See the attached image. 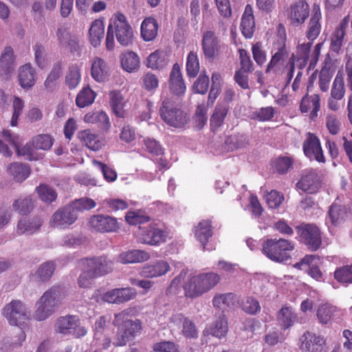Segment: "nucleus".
<instances>
[{
  "label": "nucleus",
  "mask_w": 352,
  "mask_h": 352,
  "mask_svg": "<svg viewBox=\"0 0 352 352\" xmlns=\"http://www.w3.org/2000/svg\"><path fill=\"white\" fill-rule=\"evenodd\" d=\"M114 36L118 42L124 47L131 45L134 41V32L132 27L129 23L126 17L120 12L115 14L109 20L105 41L108 50H111L114 47Z\"/></svg>",
  "instance_id": "obj_1"
},
{
  "label": "nucleus",
  "mask_w": 352,
  "mask_h": 352,
  "mask_svg": "<svg viewBox=\"0 0 352 352\" xmlns=\"http://www.w3.org/2000/svg\"><path fill=\"white\" fill-rule=\"evenodd\" d=\"M113 324L118 327L117 333L113 339L114 346H125L126 343L140 335L142 325L139 319H132L129 313L123 311L115 315Z\"/></svg>",
  "instance_id": "obj_2"
},
{
  "label": "nucleus",
  "mask_w": 352,
  "mask_h": 352,
  "mask_svg": "<svg viewBox=\"0 0 352 352\" xmlns=\"http://www.w3.org/2000/svg\"><path fill=\"white\" fill-rule=\"evenodd\" d=\"M219 281V275L214 272L193 276L184 285L185 296L190 298H198L214 288Z\"/></svg>",
  "instance_id": "obj_3"
},
{
  "label": "nucleus",
  "mask_w": 352,
  "mask_h": 352,
  "mask_svg": "<svg viewBox=\"0 0 352 352\" xmlns=\"http://www.w3.org/2000/svg\"><path fill=\"white\" fill-rule=\"evenodd\" d=\"M64 296L63 289L60 286H54L47 289L36 303L34 318L38 321L47 318L54 313Z\"/></svg>",
  "instance_id": "obj_4"
},
{
  "label": "nucleus",
  "mask_w": 352,
  "mask_h": 352,
  "mask_svg": "<svg viewBox=\"0 0 352 352\" xmlns=\"http://www.w3.org/2000/svg\"><path fill=\"white\" fill-rule=\"evenodd\" d=\"M294 248V243L284 239H268L263 243V252L270 260L285 262L290 258L289 252Z\"/></svg>",
  "instance_id": "obj_5"
},
{
  "label": "nucleus",
  "mask_w": 352,
  "mask_h": 352,
  "mask_svg": "<svg viewBox=\"0 0 352 352\" xmlns=\"http://www.w3.org/2000/svg\"><path fill=\"white\" fill-rule=\"evenodd\" d=\"M79 264L88 268L90 274L96 278L111 272L114 267L113 261L105 255L83 258L79 261Z\"/></svg>",
  "instance_id": "obj_6"
},
{
  "label": "nucleus",
  "mask_w": 352,
  "mask_h": 352,
  "mask_svg": "<svg viewBox=\"0 0 352 352\" xmlns=\"http://www.w3.org/2000/svg\"><path fill=\"white\" fill-rule=\"evenodd\" d=\"M168 236V232L163 225L151 223L140 227L139 241L149 245L158 246L164 243Z\"/></svg>",
  "instance_id": "obj_7"
},
{
  "label": "nucleus",
  "mask_w": 352,
  "mask_h": 352,
  "mask_svg": "<svg viewBox=\"0 0 352 352\" xmlns=\"http://www.w3.org/2000/svg\"><path fill=\"white\" fill-rule=\"evenodd\" d=\"M162 119L168 125L174 127H182L187 122L186 114L181 109L174 107L168 98L162 101L160 109Z\"/></svg>",
  "instance_id": "obj_8"
},
{
  "label": "nucleus",
  "mask_w": 352,
  "mask_h": 352,
  "mask_svg": "<svg viewBox=\"0 0 352 352\" xmlns=\"http://www.w3.org/2000/svg\"><path fill=\"white\" fill-rule=\"evenodd\" d=\"M300 241L308 250L316 251L322 243L321 232L318 227L314 224H302L296 227Z\"/></svg>",
  "instance_id": "obj_9"
},
{
  "label": "nucleus",
  "mask_w": 352,
  "mask_h": 352,
  "mask_svg": "<svg viewBox=\"0 0 352 352\" xmlns=\"http://www.w3.org/2000/svg\"><path fill=\"white\" fill-rule=\"evenodd\" d=\"M55 331L63 334H72L76 338L84 336L87 330L80 325V320L76 316L60 317L55 324Z\"/></svg>",
  "instance_id": "obj_10"
},
{
  "label": "nucleus",
  "mask_w": 352,
  "mask_h": 352,
  "mask_svg": "<svg viewBox=\"0 0 352 352\" xmlns=\"http://www.w3.org/2000/svg\"><path fill=\"white\" fill-rule=\"evenodd\" d=\"M3 316L11 325L18 326L28 318L25 305L19 300H13L3 310Z\"/></svg>",
  "instance_id": "obj_11"
},
{
  "label": "nucleus",
  "mask_w": 352,
  "mask_h": 352,
  "mask_svg": "<svg viewBox=\"0 0 352 352\" xmlns=\"http://www.w3.org/2000/svg\"><path fill=\"white\" fill-rule=\"evenodd\" d=\"M78 219L77 213L71 204L58 209L52 216L50 222L58 229H65L72 225Z\"/></svg>",
  "instance_id": "obj_12"
},
{
  "label": "nucleus",
  "mask_w": 352,
  "mask_h": 352,
  "mask_svg": "<svg viewBox=\"0 0 352 352\" xmlns=\"http://www.w3.org/2000/svg\"><path fill=\"white\" fill-rule=\"evenodd\" d=\"M91 228L99 232H113L119 228L116 218L109 215H92L89 221Z\"/></svg>",
  "instance_id": "obj_13"
},
{
  "label": "nucleus",
  "mask_w": 352,
  "mask_h": 352,
  "mask_svg": "<svg viewBox=\"0 0 352 352\" xmlns=\"http://www.w3.org/2000/svg\"><path fill=\"white\" fill-rule=\"evenodd\" d=\"M171 324L181 329V333L187 339H195L198 337V330L195 324L182 314H173L170 318Z\"/></svg>",
  "instance_id": "obj_14"
},
{
  "label": "nucleus",
  "mask_w": 352,
  "mask_h": 352,
  "mask_svg": "<svg viewBox=\"0 0 352 352\" xmlns=\"http://www.w3.org/2000/svg\"><path fill=\"white\" fill-rule=\"evenodd\" d=\"M303 151L311 160H315L322 163L325 162L320 140L312 133H308L307 138L303 143Z\"/></svg>",
  "instance_id": "obj_15"
},
{
  "label": "nucleus",
  "mask_w": 352,
  "mask_h": 352,
  "mask_svg": "<svg viewBox=\"0 0 352 352\" xmlns=\"http://www.w3.org/2000/svg\"><path fill=\"white\" fill-rule=\"evenodd\" d=\"M15 66L14 50L10 46L6 47L0 58V76L5 80L8 79Z\"/></svg>",
  "instance_id": "obj_16"
},
{
  "label": "nucleus",
  "mask_w": 352,
  "mask_h": 352,
  "mask_svg": "<svg viewBox=\"0 0 352 352\" xmlns=\"http://www.w3.org/2000/svg\"><path fill=\"white\" fill-rule=\"evenodd\" d=\"M300 349L302 352H321L324 341L319 336L307 331L300 338Z\"/></svg>",
  "instance_id": "obj_17"
},
{
  "label": "nucleus",
  "mask_w": 352,
  "mask_h": 352,
  "mask_svg": "<svg viewBox=\"0 0 352 352\" xmlns=\"http://www.w3.org/2000/svg\"><path fill=\"white\" fill-rule=\"evenodd\" d=\"M296 186L303 192L312 194L316 192L320 188V182L315 170H309L302 175L297 182Z\"/></svg>",
  "instance_id": "obj_18"
},
{
  "label": "nucleus",
  "mask_w": 352,
  "mask_h": 352,
  "mask_svg": "<svg viewBox=\"0 0 352 352\" xmlns=\"http://www.w3.org/2000/svg\"><path fill=\"white\" fill-rule=\"evenodd\" d=\"M170 270V265L166 261L158 260L145 265L142 270V275L146 278L162 276Z\"/></svg>",
  "instance_id": "obj_19"
},
{
  "label": "nucleus",
  "mask_w": 352,
  "mask_h": 352,
  "mask_svg": "<svg viewBox=\"0 0 352 352\" xmlns=\"http://www.w3.org/2000/svg\"><path fill=\"white\" fill-rule=\"evenodd\" d=\"M150 258V254L146 251L133 249L121 252L117 258V261L122 264H132L142 263Z\"/></svg>",
  "instance_id": "obj_20"
},
{
  "label": "nucleus",
  "mask_w": 352,
  "mask_h": 352,
  "mask_svg": "<svg viewBox=\"0 0 352 352\" xmlns=\"http://www.w3.org/2000/svg\"><path fill=\"white\" fill-rule=\"evenodd\" d=\"M169 87L170 91L175 95L180 96L185 93L186 85L177 63H175L173 66L169 78Z\"/></svg>",
  "instance_id": "obj_21"
},
{
  "label": "nucleus",
  "mask_w": 352,
  "mask_h": 352,
  "mask_svg": "<svg viewBox=\"0 0 352 352\" xmlns=\"http://www.w3.org/2000/svg\"><path fill=\"white\" fill-rule=\"evenodd\" d=\"M91 75L98 82H104L108 80L110 76L109 69L103 59L99 57L93 59Z\"/></svg>",
  "instance_id": "obj_22"
},
{
  "label": "nucleus",
  "mask_w": 352,
  "mask_h": 352,
  "mask_svg": "<svg viewBox=\"0 0 352 352\" xmlns=\"http://www.w3.org/2000/svg\"><path fill=\"white\" fill-rule=\"evenodd\" d=\"M309 14V6L304 0L297 1L291 7L290 19L292 23L298 25L305 22Z\"/></svg>",
  "instance_id": "obj_23"
},
{
  "label": "nucleus",
  "mask_w": 352,
  "mask_h": 352,
  "mask_svg": "<svg viewBox=\"0 0 352 352\" xmlns=\"http://www.w3.org/2000/svg\"><path fill=\"white\" fill-rule=\"evenodd\" d=\"M195 236L199 241L203 250H211L212 248H206L209 239L212 236L211 222L203 220L195 228Z\"/></svg>",
  "instance_id": "obj_24"
},
{
  "label": "nucleus",
  "mask_w": 352,
  "mask_h": 352,
  "mask_svg": "<svg viewBox=\"0 0 352 352\" xmlns=\"http://www.w3.org/2000/svg\"><path fill=\"white\" fill-rule=\"evenodd\" d=\"M254 28L255 23L253 10L252 6L250 4H248L245 8V10L241 18V32L246 38H250L253 36Z\"/></svg>",
  "instance_id": "obj_25"
},
{
  "label": "nucleus",
  "mask_w": 352,
  "mask_h": 352,
  "mask_svg": "<svg viewBox=\"0 0 352 352\" xmlns=\"http://www.w3.org/2000/svg\"><path fill=\"white\" fill-rule=\"evenodd\" d=\"M218 47V39L212 31L204 33L201 41V48L206 58H212Z\"/></svg>",
  "instance_id": "obj_26"
},
{
  "label": "nucleus",
  "mask_w": 352,
  "mask_h": 352,
  "mask_svg": "<svg viewBox=\"0 0 352 352\" xmlns=\"http://www.w3.org/2000/svg\"><path fill=\"white\" fill-rule=\"evenodd\" d=\"M320 19L321 13L320 6L318 4H314L312 10V15L309 23V29L307 32V37L311 41H314L320 32Z\"/></svg>",
  "instance_id": "obj_27"
},
{
  "label": "nucleus",
  "mask_w": 352,
  "mask_h": 352,
  "mask_svg": "<svg viewBox=\"0 0 352 352\" xmlns=\"http://www.w3.org/2000/svg\"><path fill=\"white\" fill-rule=\"evenodd\" d=\"M42 223L40 218H23L18 222L16 232L20 235H30L37 232Z\"/></svg>",
  "instance_id": "obj_28"
},
{
  "label": "nucleus",
  "mask_w": 352,
  "mask_h": 352,
  "mask_svg": "<svg viewBox=\"0 0 352 352\" xmlns=\"http://www.w3.org/2000/svg\"><path fill=\"white\" fill-rule=\"evenodd\" d=\"M320 97L318 94L303 97L300 107L301 111L307 113L310 111V118L314 120L318 116V111L320 108Z\"/></svg>",
  "instance_id": "obj_29"
},
{
  "label": "nucleus",
  "mask_w": 352,
  "mask_h": 352,
  "mask_svg": "<svg viewBox=\"0 0 352 352\" xmlns=\"http://www.w3.org/2000/svg\"><path fill=\"white\" fill-rule=\"evenodd\" d=\"M346 217V208L344 206L333 204L329 208L326 224L331 223L332 226H338L344 221Z\"/></svg>",
  "instance_id": "obj_30"
},
{
  "label": "nucleus",
  "mask_w": 352,
  "mask_h": 352,
  "mask_svg": "<svg viewBox=\"0 0 352 352\" xmlns=\"http://www.w3.org/2000/svg\"><path fill=\"white\" fill-rule=\"evenodd\" d=\"M288 56V52L286 50L285 45L280 47L278 51L272 56V58L267 64L265 72H273L277 74L283 65L285 58Z\"/></svg>",
  "instance_id": "obj_31"
},
{
  "label": "nucleus",
  "mask_w": 352,
  "mask_h": 352,
  "mask_svg": "<svg viewBox=\"0 0 352 352\" xmlns=\"http://www.w3.org/2000/svg\"><path fill=\"white\" fill-rule=\"evenodd\" d=\"M120 63L124 71L132 73L140 67V57L134 52L128 50L120 55Z\"/></svg>",
  "instance_id": "obj_32"
},
{
  "label": "nucleus",
  "mask_w": 352,
  "mask_h": 352,
  "mask_svg": "<svg viewBox=\"0 0 352 352\" xmlns=\"http://www.w3.org/2000/svg\"><path fill=\"white\" fill-rule=\"evenodd\" d=\"M158 25L153 18H146L141 24V36L144 41H153L157 34Z\"/></svg>",
  "instance_id": "obj_33"
},
{
  "label": "nucleus",
  "mask_w": 352,
  "mask_h": 352,
  "mask_svg": "<svg viewBox=\"0 0 352 352\" xmlns=\"http://www.w3.org/2000/svg\"><path fill=\"white\" fill-rule=\"evenodd\" d=\"M104 25L102 20L96 19L92 22L89 30L90 43L94 47L100 45L104 37Z\"/></svg>",
  "instance_id": "obj_34"
},
{
  "label": "nucleus",
  "mask_w": 352,
  "mask_h": 352,
  "mask_svg": "<svg viewBox=\"0 0 352 352\" xmlns=\"http://www.w3.org/2000/svg\"><path fill=\"white\" fill-rule=\"evenodd\" d=\"M333 74V69H332L331 61L329 58H326L319 75V86L321 91H327L329 89Z\"/></svg>",
  "instance_id": "obj_35"
},
{
  "label": "nucleus",
  "mask_w": 352,
  "mask_h": 352,
  "mask_svg": "<svg viewBox=\"0 0 352 352\" xmlns=\"http://www.w3.org/2000/svg\"><path fill=\"white\" fill-rule=\"evenodd\" d=\"M79 138L85 145L92 151H98L103 145V142L99 137L91 133L90 130H85L79 133Z\"/></svg>",
  "instance_id": "obj_36"
},
{
  "label": "nucleus",
  "mask_w": 352,
  "mask_h": 352,
  "mask_svg": "<svg viewBox=\"0 0 352 352\" xmlns=\"http://www.w3.org/2000/svg\"><path fill=\"white\" fill-rule=\"evenodd\" d=\"M277 320L283 329H287L294 324L296 320V315L292 308L283 307L277 314Z\"/></svg>",
  "instance_id": "obj_37"
},
{
  "label": "nucleus",
  "mask_w": 352,
  "mask_h": 352,
  "mask_svg": "<svg viewBox=\"0 0 352 352\" xmlns=\"http://www.w3.org/2000/svg\"><path fill=\"white\" fill-rule=\"evenodd\" d=\"M19 81L23 88H30L34 85V71L29 64L21 67Z\"/></svg>",
  "instance_id": "obj_38"
},
{
  "label": "nucleus",
  "mask_w": 352,
  "mask_h": 352,
  "mask_svg": "<svg viewBox=\"0 0 352 352\" xmlns=\"http://www.w3.org/2000/svg\"><path fill=\"white\" fill-rule=\"evenodd\" d=\"M55 270V264L52 261L45 262L41 264L33 275L38 283L48 281Z\"/></svg>",
  "instance_id": "obj_39"
},
{
  "label": "nucleus",
  "mask_w": 352,
  "mask_h": 352,
  "mask_svg": "<svg viewBox=\"0 0 352 352\" xmlns=\"http://www.w3.org/2000/svg\"><path fill=\"white\" fill-rule=\"evenodd\" d=\"M8 171L16 182L24 181L30 173L28 166L17 162L10 164L8 167Z\"/></svg>",
  "instance_id": "obj_40"
},
{
  "label": "nucleus",
  "mask_w": 352,
  "mask_h": 352,
  "mask_svg": "<svg viewBox=\"0 0 352 352\" xmlns=\"http://www.w3.org/2000/svg\"><path fill=\"white\" fill-rule=\"evenodd\" d=\"M229 106L228 104H217L210 118V124L212 128L220 127L228 114Z\"/></svg>",
  "instance_id": "obj_41"
},
{
  "label": "nucleus",
  "mask_w": 352,
  "mask_h": 352,
  "mask_svg": "<svg viewBox=\"0 0 352 352\" xmlns=\"http://www.w3.org/2000/svg\"><path fill=\"white\" fill-rule=\"evenodd\" d=\"M81 80L80 67L76 64L71 65L65 75V85L69 89H75Z\"/></svg>",
  "instance_id": "obj_42"
},
{
  "label": "nucleus",
  "mask_w": 352,
  "mask_h": 352,
  "mask_svg": "<svg viewBox=\"0 0 352 352\" xmlns=\"http://www.w3.org/2000/svg\"><path fill=\"white\" fill-rule=\"evenodd\" d=\"M110 104L113 113L119 118H124L123 97L119 91H111L109 93Z\"/></svg>",
  "instance_id": "obj_43"
},
{
  "label": "nucleus",
  "mask_w": 352,
  "mask_h": 352,
  "mask_svg": "<svg viewBox=\"0 0 352 352\" xmlns=\"http://www.w3.org/2000/svg\"><path fill=\"white\" fill-rule=\"evenodd\" d=\"M96 96V93L89 87H84L78 94L76 104L78 107L84 108L91 104Z\"/></svg>",
  "instance_id": "obj_44"
},
{
  "label": "nucleus",
  "mask_w": 352,
  "mask_h": 352,
  "mask_svg": "<svg viewBox=\"0 0 352 352\" xmlns=\"http://www.w3.org/2000/svg\"><path fill=\"white\" fill-rule=\"evenodd\" d=\"M62 74V65L60 62H56L48 74L45 82V87L50 91H52L56 87V83Z\"/></svg>",
  "instance_id": "obj_45"
},
{
  "label": "nucleus",
  "mask_w": 352,
  "mask_h": 352,
  "mask_svg": "<svg viewBox=\"0 0 352 352\" xmlns=\"http://www.w3.org/2000/svg\"><path fill=\"white\" fill-rule=\"evenodd\" d=\"M228 330V322L224 316H221L209 328L208 332L212 336L221 338L227 334Z\"/></svg>",
  "instance_id": "obj_46"
},
{
  "label": "nucleus",
  "mask_w": 352,
  "mask_h": 352,
  "mask_svg": "<svg viewBox=\"0 0 352 352\" xmlns=\"http://www.w3.org/2000/svg\"><path fill=\"white\" fill-rule=\"evenodd\" d=\"M36 191L40 199L46 204H51L57 198L56 190L46 184H41L36 187Z\"/></svg>",
  "instance_id": "obj_47"
},
{
  "label": "nucleus",
  "mask_w": 352,
  "mask_h": 352,
  "mask_svg": "<svg viewBox=\"0 0 352 352\" xmlns=\"http://www.w3.org/2000/svg\"><path fill=\"white\" fill-rule=\"evenodd\" d=\"M345 93L344 80L343 73L338 72L333 82L331 91V96L335 100H341Z\"/></svg>",
  "instance_id": "obj_48"
},
{
  "label": "nucleus",
  "mask_w": 352,
  "mask_h": 352,
  "mask_svg": "<svg viewBox=\"0 0 352 352\" xmlns=\"http://www.w3.org/2000/svg\"><path fill=\"white\" fill-rule=\"evenodd\" d=\"M249 144L248 137L245 134H237L229 136L226 140V144L229 150L245 147Z\"/></svg>",
  "instance_id": "obj_49"
},
{
  "label": "nucleus",
  "mask_w": 352,
  "mask_h": 352,
  "mask_svg": "<svg viewBox=\"0 0 352 352\" xmlns=\"http://www.w3.org/2000/svg\"><path fill=\"white\" fill-rule=\"evenodd\" d=\"M13 209L20 214L25 215L30 213L33 208V201L30 196L19 198L12 204Z\"/></svg>",
  "instance_id": "obj_50"
},
{
  "label": "nucleus",
  "mask_w": 352,
  "mask_h": 352,
  "mask_svg": "<svg viewBox=\"0 0 352 352\" xmlns=\"http://www.w3.org/2000/svg\"><path fill=\"white\" fill-rule=\"evenodd\" d=\"M186 74L190 78H195L199 71V62L197 54L195 52H190L186 60Z\"/></svg>",
  "instance_id": "obj_51"
},
{
  "label": "nucleus",
  "mask_w": 352,
  "mask_h": 352,
  "mask_svg": "<svg viewBox=\"0 0 352 352\" xmlns=\"http://www.w3.org/2000/svg\"><path fill=\"white\" fill-rule=\"evenodd\" d=\"M334 278L339 283H352V265L337 268L334 272Z\"/></svg>",
  "instance_id": "obj_52"
},
{
  "label": "nucleus",
  "mask_w": 352,
  "mask_h": 352,
  "mask_svg": "<svg viewBox=\"0 0 352 352\" xmlns=\"http://www.w3.org/2000/svg\"><path fill=\"white\" fill-rule=\"evenodd\" d=\"M73 209L78 214V212H83L85 210H89L96 207V201L88 197H82L78 199H76L71 204Z\"/></svg>",
  "instance_id": "obj_53"
},
{
  "label": "nucleus",
  "mask_w": 352,
  "mask_h": 352,
  "mask_svg": "<svg viewBox=\"0 0 352 352\" xmlns=\"http://www.w3.org/2000/svg\"><path fill=\"white\" fill-rule=\"evenodd\" d=\"M32 144L35 149L49 150L53 145V139L48 134H41L33 138Z\"/></svg>",
  "instance_id": "obj_54"
},
{
  "label": "nucleus",
  "mask_w": 352,
  "mask_h": 352,
  "mask_svg": "<svg viewBox=\"0 0 352 352\" xmlns=\"http://www.w3.org/2000/svg\"><path fill=\"white\" fill-rule=\"evenodd\" d=\"M335 311L336 307L334 306L329 304H324L318 308L317 316L321 323L327 324Z\"/></svg>",
  "instance_id": "obj_55"
},
{
  "label": "nucleus",
  "mask_w": 352,
  "mask_h": 352,
  "mask_svg": "<svg viewBox=\"0 0 352 352\" xmlns=\"http://www.w3.org/2000/svg\"><path fill=\"white\" fill-rule=\"evenodd\" d=\"M207 107L204 104H199L197 107L194 120L195 126L198 129H201L207 122Z\"/></svg>",
  "instance_id": "obj_56"
},
{
  "label": "nucleus",
  "mask_w": 352,
  "mask_h": 352,
  "mask_svg": "<svg viewBox=\"0 0 352 352\" xmlns=\"http://www.w3.org/2000/svg\"><path fill=\"white\" fill-rule=\"evenodd\" d=\"M93 164L99 170L101 171L107 182H112L117 179L116 172L105 164L97 160H94Z\"/></svg>",
  "instance_id": "obj_57"
},
{
  "label": "nucleus",
  "mask_w": 352,
  "mask_h": 352,
  "mask_svg": "<svg viewBox=\"0 0 352 352\" xmlns=\"http://www.w3.org/2000/svg\"><path fill=\"white\" fill-rule=\"evenodd\" d=\"M126 221L130 225H138L146 223L150 221V217L141 211H130L125 216Z\"/></svg>",
  "instance_id": "obj_58"
},
{
  "label": "nucleus",
  "mask_w": 352,
  "mask_h": 352,
  "mask_svg": "<svg viewBox=\"0 0 352 352\" xmlns=\"http://www.w3.org/2000/svg\"><path fill=\"white\" fill-rule=\"evenodd\" d=\"M243 310L250 315H256L261 311V305L258 300L253 297H248L242 305Z\"/></svg>",
  "instance_id": "obj_59"
},
{
  "label": "nucleus",
  "mask_w": 352,
  "mask_h": 352,
  "mask_svg": "<svg viewBox=\"0 0 352 352\" xmlns=\"http://www.w3.org/2000/svg\"><path fill=\"white\" fill-rule=\"evenodd\" d=\"M209 78L206 74H201L193 84L192 89L195 93L205 94L208 91Z\"/></svg>",
  "instance_id": "obj_60"
},
{
  "label": "nucleus",
  "mask_w": 352,
  "mask_h": 352,
  "mask_svg": "<svg viewBox=\"0 0 352 352\" xmlns=\"http://www.w3.org/2000/svg\"><path fill=\"white\" fill-rule=\"evenodd\" d=\"M234 296L231 293L217 294L212 299V305L214 307L221 308L223 305L230 307L233 305Z\"/></svg>",
  "instance_id": "obj_61"
},
{
  "label": "nucleus",
  "mask_w": 352,
  "mask_h": 352,
  "mask_svg": "<svg viewBox=\"0 0 352 352\" xmlns=\"http://www.w3.org/2000/svg\"><path fill=\"white\" fill-rule=\"evenodd\" d=\"M293 164V160L289 157H279L274 161L275 169L279 173L284 174L288 171Z\"/></svg>",
  "instance_id": "obj_62"
},
{
  "label": "nucleus",
  "mask_w": 352,
  "mask_h": 352,
  "mask_svg": "<svg viewBox=\"0 0 352 352\" xmlns=\"http://www.w3.org/2000/svg\"><path fill=\"white\" fill-rule=\"evenodd\" d=\"M265 199L270 208H277L284 200V196L276 190H272L266 195Z\"/></svg>",
  "instance_id": "obj_63"
},
{
  "label": "nucleus",
  "mask_w": 352,
  "mask_h": 352,
  "mask_svg": "<svg viewBox=\"0 0 352 352\" xmlns=\"http://www.w3.org/2000/svg\"><path fill=\"white\" fill-rule=\"evenodd\" d=\"M345 33L341 29H336L331 38V50L338 53L342 45Z\"/></svg>",
  "instance_id": "obj_64"
}]
</instances>
